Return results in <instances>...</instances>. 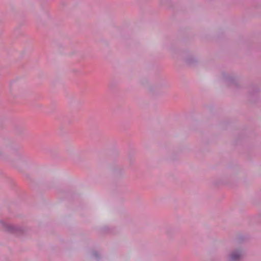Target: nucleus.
I'll return each mask as SVG.
<instances>
[{
    "instance_id": "f03ea898",
    "label": "nucleus",
    "mask_w": 261,
    "mask_h": 261,
    "mask_svg": "<svg viewBox=\"0 0 261 261\" xmlns=\"http://www.w3.org/2000/svg\"><path fill=\"white\" fill-rule=\"evenodd\" d=\"M2 224L5 229L11 233H16L19 231H21V228L18 226H15L12 224H9L2 222Z\"/></svg>"
},
{
    "instance_id": "7ed1b4c3",
    "label": "nucleus",
    "mask_w": 261,
    "mask_h": 261,
    "mask_svg": "<svg viewBox=\"0 0 261 261\" xmlns=\"http://www.w3.org/2000/svg\"><path fill=\"white\" fill-rule=\"evenodd\" d=\"M93 255L95 257H97V258H98L99 256H98V253L96 251L94 252H93Z\"/></svg>"
},
{
    "instance_id": "f257e3e1",
    "label": "nucleus",
    "mask_w": 261,
    "mask_h": 261,
    "mask_svg": "<svg viewBox=\"0 0 261 261\" xmlns=\"http://www.w3.org/2000/svg\"><path fill=\"white\" fill-rule=\"evenodd\" d=\"M244 256L243 252L241 249L232 251L229 255V261H240Z\"/></svg>"
}]
</instances>
